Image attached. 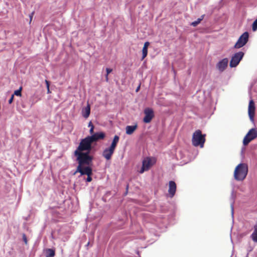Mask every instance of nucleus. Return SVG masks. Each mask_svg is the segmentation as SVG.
Here are the masks:
<instances>
[{
	"mask_svg": "<svg viewBox=\"0 0 257 257\" xmlns=\"http://www.w3.org/2000/svg\"><path fill=\"white\" fill-rule=\"evenodd\" d=\"M249 35L248 32L243 33L239 38L238 40L234 45V48L239 49L244 46L248 41Z\"/></svg>",
	"mask_w": 257,
	"mask_h": 257,
	"instance_id": "0eeeda50",
	"label": "nucleus"
},
{
	"mask_svg": "<svg viewBox=\"0 0 257 257\" xmlns=\"http://www.w3.org/2000/svg\"><path fill=\"white\" fill-rule=\"evenodd\" d=\"M79 172L81 175H92V169L90 166L83 167V166H78L74 174Z\"/></svg>",
	"mask_w": 257,
	"mask_h": 257,
	"instance_id": "9d476101",
	"label": "nucleus"
},
{
	"mask_svg": "<svg viewBox=\"0 0 257 257\" xmlns=\"http://www.w3.org/2000/svg\"><path fill=\"white\" fill-rule=\"evenodd\" d=\"M14 94H13V95L11 96V97L10 99H9V104H11V103H12V102L13 101V100H14Z\"/></svg>",
	"mask_w": 257,
	"mask_h": 257,
	"instance_id": "393cba45",
	"label": "nucleus"
},
{
	"mask_svg": "<svg viewBox=\"0 0 257 257\" xmlns=\"http://www.w3.org/2000/svg\"><path fill=\"white\" fill-rule=\"evenodd\" d=\"M106 74H109L112 71V69L111 68H107L106 69Z\"/></svg>",
	"mask_w": 257,
	"mask_h": 257,
	"instance_id": "a878e982",
	"label": "nucleus"
},
{
	"mask_svg": "<svg viewBox=\"0 0 257 257\" xmlns=\"http://www.w3.org/2000/svg\"><path fill=\"white\" fill-rule=\"evenodd\" d=\"M114 151L110 148L104 149L102 153V156L107 160L111 159L112 155L114 153Z\"/></svg>",
	"mask_w": 257,
	"mask_h": 257,
	"instance_id": "2eb2a0df",
	"label": "nucleus"
},
{
	"mask_svg": "<svg viewBox=\"0 0 257 257\" xmlns=\"http://www.w3.org/2000/svg\"><path fill=\"white\" fill-rule=\"evenodd\" d=\"M47 88V92H48V93H50V88H49V87H48V88Z\"/></svg>",
	"mask_w": 257,
	"mask_h": 257,
	"instance_id": "473e14b6",
	"label": "nucleus"
},
{
	"mask_svg": "<svg viewBox=\"0 0 257 257\" xmlns=\"http://www.w3.org/2000/svg\"><path fill=\"white\" fill-rule=\"evenodd\" d=\"M138 127L137 124H135L134 125H127L126 126V134L128 135H131L134 133V132L137 130Z\"/></svg>",
	"mask_w": 257,
	"mask_h": 257,
	"instance_id": "f3484780",
	"label": "nucleus"
},
{
	"mask_svg": "<svg viewBox=\"0 0 257 257\" xmlns=\"http://www.w3.org/2000/svg\"><path fill=\"white\" fill-rule=\"evenodd\" d=\"M119 137L117 135L114 136L112 142L111 144V145L109 148H111V149L114 151L116 147L117 144L119 142Z\"/></svg>",
	"mask_w": 257,
	"mask_h": 257,
	"instance_id": "6ab92c4d",
	"label": "nucleus"
},
{
	"mask_svg": "<svg viewBox=\"0 0 257 257\" xmlns=\"http://www.w3.org/2000/svg\"><path fill=\"white\" fill-rule=\"evenodd\" d=\"M46 257H54L55 255V251L53 249L48 248L46 249Z\"/></svg>",
	"mask_w": 257,
	"mask_h": 257,
	"instance_id": "aec40b11",
	"label": "nucleus"
},
{
	"mask_svg": "<svg viewBox=\"0 0 257 257\" xmlns=\"http://www.w3.org/2000/svg\"><path fill=\"white\" fill-rule=\"evenodd\" d=\"M176 184L174 181H169L168 192L169 196L171 198H172L175 195L176 191Z\"/></svg>",
	"mask_w": 257,
	"mask_h": 257,
	"instance_id": "4468645a",
	"label": "nucleus"
},
{
	"mask_svg": "<svg viewBox=\"0 0 257 257\" xmlns=\"http://www.w3.org/2000/svg\"><path fill=\"white\" fill-rule=\"evenodd\" d=\"M145 116L143 118V121L145 123H150L155 116L154 112L152 108L147 107L144 111Z\"/></svg>",
	"mask_w": 257,
	"mask_h": 257,
	"instance_id": "1a4fd4ad",
	"label": "nucleus"
},
{
	"mask_svg": "<svg viewBox=\"0 0 257 257\" xmlns=\"http://www.w3.org/2000/svg\"><path fill=\"white\" fill-rule=\"evenodd\" d=\"M90 113V105L88 103L87 106L85 107L82 108V115L84 118H87L89 116Z\"/></svg>",
	"mask_w": 257,
	"mask_h": 257,
	"instance_id": "dca6fc26",
	"label": "nucleus"
},
{
	"mask_svg": "<svg viewBox=\"0 0 257 257\" xmlns=\"http://www.w3.org/2000/svg\"><path fill=\"white\" fill-rule=\"evenodd\" d=\"M92 143V142L88 136L85 138L81 140L78 148L75 151L82 152L83 151H86L89 153L91 150Z\"/></svg>",
	"mask_w": 257,
	"mask_h": 257,
	"instance_id": "20e7f679",
	"label": "nucleus"
},
{
	"mask_svg": "<svg viewBox=\"0 0 257 257\" xmlns=\"http://www.w3.org/2000/svg\"><path fill=\"white\" fill-rule=\"evenodd\" d=\"M109 74H106L105 75V80H106V81L108 82V76Z\"/></svg>",
	"mask_w": 257,
	"mask_h": 257,
	"instance_id": "c756f323",
	"label": "nucleus"
},
{
	"mask_svg": "<svg viewBox=\"0 0 257 257\" xmlns=\"http://www.w3.org/2000/svg\"><path fill=\"white\" fill-rule=\"evenodd\" d=\"M244 56V53L242 52H238L234 54L232 57L230 61L229 65L230 67H236L242 59Z\"/></svg>",
	"mask_w": 257,
	"mask_h": 257,
	"instance_id": "6e6552de",
	"label": "nucleus"
},
{
	"mask_svg": "<svg viewBox=\"0 0 257 257\" xmlns=\"http://www.w3.org/2000/svg\"><path fill=\"white\" fill-rule=\"evenodd\" d=\"M23 239H24V241L25 242V243H27V238H26V236L25 234L23 235Z\"/></svg>",
	"mask_w": 257,
	"mask_h": 257,
	"instance_id": "c85d7f7f",
	"label": "nucleus"
},
{
	"mask_svg": "<svg viewBox=\"0 0 257 257\" xmlns=\"http://www.w3.org/2000/svg\"><path fill=\"white\" fill-rule=\"evenodd\" d=\"M45 83H46V84L47 88L49 87H50L49 81L48 80H45Z\"/></svg>",
	"mask_w": 257,
	"mask_h": 257,
	"instance_id": "cd10ccee",
	"label": "nucleus"
},
{
	"mask_svg": "<svg viewBox=\"0 0 257 257\" xmlns=\"http://www.w3.org/2000/svg\"><path fill=\"white\" fill-rule=\"evenodd\" d=\"M228 63V60L227 58H224L221 61H220L217 64L216 67L218 69V70L222 72H223L227 67Z\"/></svg>",
	"mask_w": 257,
	"mask_h": 257,
	"instance_id": "f8f14e48",
	"label": "nucleus"
},
{
	"mask_svg": "<svg viewBox=\"0 0 257 257\" xmlns=\"http://www.w3.org/2000/svg\"><path fill=\"white\" fill-rule=\"evenodd\" d=\"M248 173V166L245 163H240L235 168L234 171V178L237 181L243 180Z\"/></svg>",
	"mask_w": 257,
	"mask_h": 257,
	"instance_id": "f257e3e1",
	"label": "nucleus"
},
{
	"mask_svg": "<svg viewBox=\"0 0 257 257\" xmlns=\"http://www.w3.org/2000/svg\"><path fill=\"white\" fill-rule=\"evenodd\" d=\"M140 88V86L138 87V88H137V89H136V91H137V92H138V91L139 90Z\"/></svg>",
	"mask_w": 257,
	"mask_h": 257,
	"instance_id": "72a5a7b5",
	"label": "nucleus"
},
{
	"mask_svg": "<svg viewBox=\"0 0 257 257\" xmlns=\"http://www.w3.org/2000/svg\"><path fill=\"white\" fill-rule=\"evenodd\" d=\"M203 18H204V15H202L201 17V18H198L196 21L192 22L191 23V25L193 27H195V26H197L201 22V21L203 20Z\"/></svg>",
	"mask_w": 257,
	"mask_h": 257,
	"instance_id": "412c9836",
	"label": "nucleus"
},
{
	"mask_svg": "<svg viewBox=\"0 0 257 257\" xmlns=\"http://www.w3.org/2000/svg\"><path fill=\"white\" fill-rule=\"evenodd\" d=\"M22 90V87H20L19 89L16 90L14 91V94L16 96H21Z\"/></svg>",
	"mask_w": 257,
	"mask_h": 257,
	"instance_id": "4be33fe9",
	"label": "nucleus"
},
{
	"mask_svg": "<svg viewBox=\"0 0 257 257\" xmlns=\"http://www.w3.org/2000/svg\"><path fill=\"white\" fill-rule=\"evenodd\" d=\"M156 163V159L154 158L147 157L144 159L142 162V167L139 172L141 174L145 171H148L150 168Z\"/></svg>",
	"mask_w": 257,
	"mask_h": 257,
	"instance_id": "39448f33",
	"label": "nucleus"
},
{
	"mask_svg": "<svg viewBox=\"0 0 257 257\" xmlns=\"http://www.w3.org/2000/svg\"><path fill=\"white\" fill-rule=\"evenodd\" d=\"M257 138V128H252L248 132L243 140L244 146H247L251 141Z\"/></svg>",
	"mask_w": 257,
	"mask_h": 257,
	"instance_id": "423d86ee",
	"label": "nucleus"
},
{
	"mask_svg": "<svg viewBox=\"0 0 257 257\" xmlns=\"http://www.w3.org/2000/svg\"><path fill=\"white\" fill-rule=\"evenodd\" d=\"M91 175H87V178L86 179V181L87 182H91L92 181V177H91Z\"/></svg>",
	"mask_w": 257,
	"mask_h": 257,
	"instance_id": "b1692460",
	"label": "nucleus"
},
{
	"mask_svg": "<svg viewBox=\"0 0 257 257\" xmlns=\"http://www.w3.org/2000/svg\"><path fill=\"white\" fill-rule=\"evenodd\" d=\"M89 132L90 134L92 135H93L94 132V125H92V127L90 129Z\"/></svg>",
	"mask_w": 257,
	"mask_h": 257,
	"instance_id": "bb28decb",
	"label": "nucleus"
},
{
	"mask_svg": "<svg viewBox=\"0 0 257 257\" xmlns=\"http://www.w3.org/2000/svg\"><path fill=\"white\" fill-rule=\"evenodd\" d=\"M34 14V12H33L32 14H31V15L30 16V21H32V18H33V15Z\"/></svg>",
	"mask_w": 257,
	"mask_h": 257,
	"instance_id": "2f4dec72",
	"label": "nucleus"
},
{
	"mask_svg": "<svg viewBox=\"0 0 257 257\" xmlns=\"http://www.w3.org/2000/svg\"><path fill=\"white\" fill-rule=\"evenodd\" d=\"M92 125H93L92 122L91 121H90L88 123V126H90L91 127H92Z\"/></svg>",
	"mask_w": 257,
	"mask_h": 257,
	"instance_id": "7c9ffc66",
	"label": "nucleus"
},
{
	"mask_svg": "<svg viewBox=\"0 0 257 257\" xmlns=\"http://www.w3.org/2000/svg\"><path fill=\"white\" fill-rule=\"evenodd\" d=\"M150 45V43L149 42H146L145 43L144 47L142 50V60L145 59L148 54V48Z\"/></svg>",
	"mask_w": 257,
	"mask_h": 257,
	"instance_id": "a211bd4d",
	"label": "nucleus"
},
{
	"mask_svg": "<svg viewBox=\"0 0 257 257\" xmlns=\"http://www.w3.org/2000/svg\"><path fill=\"white\" fill-rule=\"evenodd\" d=\"M105 134L103 132L96 133L91 136H88L92 143L97 142L99 140H103L105 137Z\"/></svg>",
	"mask_w": 257,
	"mask_h": 257,
	"instance_id": "ddd939ff",
	"label": "nucleus"
},
{
	"mask_svg": "<svg viewBox=\"0 0 257 257\" xmlns=\"http://www.w3.org/2000/svg\"><path fill=\"white\" fill-rule=\"evenodd\" d=\"M74 154L77 157L78 166L89 165L92 162L93 158L89 155V152L83 153L75 151Z\"/></svg>",
	"mask_w": 257,
	"mask_h": 257,
	"instance_id": "f03ea898",
	"label": "nucleus"
},
{
	"mask_svg": "<svg viewBox=\"0 0 257 257\" xmlns=\"http://www.w3.org/2000/svg\"><path fill=\"white\" fill-rule=\"evenodd\" d=\"M252 29L253 31L257 30V19L254 21L252 25Z\"/></svg>",
	"mask_w": 257,
	"mask_h": 257,
	"instance_id": "5701e85b",
	"label": "nucleus"
},
{
	"mask_svg": "<svg viewBox=\"0 0 257 257\" xmlns=\"http://www.w3.org/2000/svg\"><path fill=\"white\" fill-rule=\"evenodd\" d=\"M255 105L253 100H250L248 104V113L249 118L253 120L255 113Z\"/></svg>",
	"mask_w": 257,
	"mask_h": 257,
	"instance_id": "9b49d317",
	"label": "nucleus"
},
{
	"mask_svg": "<svg viewBox=\"0 0 257 257\" xmlns=\"http://www.w3.org/2000/svg\"><path fill=\"white\" fill-rule=\"evenodd\" d=\"M205 135H202L200 130H196L193 134L192 143L195 147L203 148L205 142Z\"/></svg>",
	"mask_w": 257,
	"mask_h": 257,
	"instance_id": "7ed1b4c3",
	"label": "nucleus"
}]
</instances>
